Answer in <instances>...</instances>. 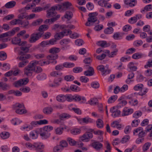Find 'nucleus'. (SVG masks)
I'll return each instance as SVG.
<instances>
[{
    "mask_svg": "<svg viewBox=\"0 0 152 152\" xmlns=\"http://www.w3.org/2000/svg\"><path fill=\"white\" fill-rule=\"evenodd\" d=\"M142 56V55L141 54L137 53L133 55L132 58L134 59H138L141 58Z\"/></svg>",
    "mask_w": 152,
    "mask_h": 152,
    "instance_id": "6e6d98bb",
    "label": "nucleus"
},
{
    "mask_svg": "<svg viewBox=\"0 0 152 152\" xmlns=\"http://www.w3.org/2000/svg\"><path fill=\"white\" fill-rule=\"evenodd\" d=\"M143 85L142 84H139L135 86L134 87V89L135 91L141 90L143 87Z\"/></svg>",
    "mask_w": 152,
    "mask_h": 152,
    "instance_id": "e2e57ef3",
    "label": "nucleus"
},
{
    "mask_svg": "<svg viewBox=\"0 0 152 152\" xmlns=\"http://www.w3.org/2000/svg\"><path fill=\"white\" fill-rule=\"evenodd\" d=\"M151 143L149 142H147L145 143L142 147V150L145 151L147 150L151 146Z\"/></svg>",
    "mask_w": 152,
    "mask_h": 152,
    "instance_id": "13d9d810",
    "label": "nucleus"
},
{
    "mask_svg": "<svg viewBox=\"0 0 152 152\" xmlns=\"http://www.w3.org/2000/svg\"><path fill=\"white\" fill-rule=\"evenodd\" d=\"M58 56L57 54H51L47 56V58L49 60H53L58 58Z\"/></svg>",
    "mask_w": 152,
    "mask_h": 152,
    "instance_id": "a19ab883",
    "label": "nucleus"
},
{
    "mask_svg": "<svg viewBox=\"0 0 152 152\" xmlns=\"http://www.w3.org/2000/svg\"><path fill=\"white\" fill-rule=\"evenodd\" d=\"M53 111V108L50 107H45L43 110V113L45 114H50Z\"/></svg>",
    "mask_w": 152,
    "mask_h": 152,
    "instance_id": "412c9836",
    "label": "nucleus"
},
{
    "mask_svg": "<svg viewBox=\"0 0 152 152\" xmlns=\"http://www.w3.org/2000/svg\"><path fill=\"white\" fill-rule=\"evenodd\" d=\"M60 51L59 48H58L54 47L50 49L49 50L50 53L53 54H56Z\"/></svg>",
    "mask_w": 152,
    "mask_h": 152,
    "instance_id": "2f4dec72",
    "label": "nucleus"
},
{
    "mask_svg": "<svg viewBox=\"0 0 152 152\" xmlns=\"http://www.w3.org/2000/svg\"><path fill=\"white\" fill-rule=\"evenodd\" d=\"M56 99L58 102H64L65 101V95L60 94L58 95L56 97Z\"/></svg>",
    "mask_w": 152,
    "mask_h": 152,
    "instance_id": "c756f323",
    "label": "nucleus"
},
{
    "mask_svg": "<svg viewBox=\"0 0 152 152\" xmlns=\"http://www.w3.org/2000/svg\"><path fill=\"white\" fill-rule=\"evenodd\" d=\"M20 109L21 108H25V106L23 103L20 104L19 103H16L13 106V108L15 109H17V108Z\"/></svg>",
    "mask_w": 152,
    "mask_h": 152,
    "instance_id": "473e14b6",
    "label": "nucleus"
},
{
    "mask_svg": "<svg viewBox=\"0 0 152 152\" xmlns=\"http://www.w3.org/2000/svg\"><path fill=\"white\" fill-rule=\"evenodd\" d=\"M29 82V79L28 78L20 79L16 81L13 83V85L16 88H19L23 85H26Z\"/></svg>",
    "mask_w": 152,
    "mask_h": 152,
    "instance_id": "0eeeda50",
    "label": "nucleus"
},
{
    "mask_svg": "<svg viewBox=\"0 0 152 152\" xmlns=\"http://www.w3.org/2000/svg\"><path fill=\"white\" fill-rule=\"evenodd\" d=\"M64 129L63 127H57L55 129V133L57 134L61 135L62 134Z\"/></svg>",
    "mask_w": 152,
    "mask_h": 152,
    "instance_id": "79ce46f5",
    "label": "nucleus"
},
{
    "mask_svg": "<svg viewBox=\"0 0 152 152\" xmlns=\"http://www.w3.org/2000/svg\"><path fill=\"white\" fill-rule=\"evenodd\" d=\"M91 86L93 88H97L99 86V83L97 82H93L91 83Z\"/></svg>",
    "mask_w": 152,
    "mask_h": 152,
    "instance_id": "338daca9",
    "label": "nucleus"
},
{
    "mask_svg": "<svg viewBox=\"0 0 152 152\" xmlns=\"http://www.w3.org/2000/svg\"><path fill=\"white\" fill-rule=\"evenodd\" d=\"M130 139V137L128 135H125L122 138L121 142L122 143H124L127 142Z\"/></svg>",
    "mask_w": 152,
    "mask_h": 152,
    "instance_id": "8fccbe9b",
    "label": "nucleus"
},
{
    "mask_svg": "<svg viewBox=\"0 0 152 152\" xmlns=\"http://www.w3.org/2000/svg\"><path fill=\"white\" fill-rule=\"evenodd\" d=\"M64 68L63 64H59L56 65L55 67V69L57 71L62 70Z\"/></svg>",
    "mask_w": 152,
    "mask_h": 152,
    "instance_id": "0e129e2a",
    "label": "nucleus"
},
{
    "mask_svg": "<svg viewBox=\"0 0 152 152\" xmlns=\"http://www.w3.org/2000/svg\"><path fill=\"white\" fill-rule=\"evenodd\" d=\"M128 66L131 71L133 72L136 71L137 69V67L136 66H134V63H130Z\"/></svg>",
    "mask_w": 152,
    "mask_h": 152,
    "instance_id": "de8ad7c7",
    "label": "nucleus"
},
{
    "mask_svg": "<svg viewBox=\"0 0 152 152\" xmlns=\"http://www.w3.org/2000/svg\"><path fill=\"white\" fill-rule=\"evenodd\" d=\"M12 44L14 45H20V42H21V39L19 37H15L12 38Z\"/></svg>",
    "mask_w": 152,
    "mask_h": 152,
    "instance_id": "cd10ccee",
    "label": "nucleus"
},
{
    "mask_svg": "<svg viewBox=\"0 0 152 152\" xmlns=\"http://www.w3.org/2000/svg\"><path fill=\"white\" fill-rule=\"evenodd\" d=\"M27 110L25 108H21V109L18 108L16 110L15 112L18 114H24L27 113Z\"/></svg>",
    "mask_w": 152,
    "mask_h": 152,
    "instance_id": "4c0bfd02",
    "label": "nucleus"
},
{
    "mask_svg": "<svg viewBox=\"0 0 152 152\" xmlns=\"http://www.w3.org/2000/svg\"><path fill=\"white\" fill-rule=\"evenodd\" d=\"M70 42V40L68 39H64L61 40L60 44L61 45L64 46L68 44Z\"/></svg>",
    "mask_w": 152,
    "mask_h": 152,
    "instance_id": "ea45409f",
    "label": "nucleus"
},
{
    "mask_svg": "<svg viewBox=\"0 0 152 152\" xmlns=\"http://www.w3.org/2000/svg\"><path fill=\"white\" fill-rule=\"evenodd\" d=\"M34 146L37 152H44L43 151L44 146L42 144L34 143Z\"/></svg>",
    "mask_w": 152,
    "mask_h": 152,
    "instance_id": "dca6fc26",
    "label": "nucleus"
},
{
    "mask_svg": "<svg viewBox=\"0 0 152 152\" xmlns=\"http://www.w3.org/2000/svg\"><path fill=\"white\" fill-rule=\"evenodd\" d=\"M148 67H152V58L149 59L147 62L146 65L144 66V67L146 69Z\"/></svg>",
    "mask_w": 152,
    "mask_h": 152,
    "instance_id": "774afa93",
    "label": "nucleus"
},
{
    "mask_svg": "<svg viewBox=\"0 0 152 152\" xmlns=\"http://www.w3.org/2000/svg\"><path fill=\"white\" fill-rule=\"evenodd\" d=\"M113 28L111 27H108L104 30V32L107 34H110L113 32Z\"/></svg>",
    "mask_w": 152,
    "mask_h": 152,
    "instance_id": "a18cd8bd",
    "label": "nucleus"
},
{
    "mask_svg": "<svg viewBox=\"0 0 152 152\" xmlns=\"http://www.w3.org/2000/svg\"><path fill=\"white\" fill-rule=\"evenodd\" d=\"M60 7H57L56 5L51 7L47 10L46 17L48 18H53L56 17L57 12H55L56 10H59Z\"/></svg>",
    "mask_w": 152,
    "mask_h": 152,
    "instance_id": "20e7f679",
    "label": "nucleus"
},
{
    "mask_svg": "<svg viewBox=\"0 0 152 152\" xmlns=\"http://www.w3.org/2000/svg\"><path fill=\"white\" fill-rule=\"evenodd\" d=\"M83 71V69L80 67H76L73 69V71L75 73H78L81 72Z\"/></svg>",
    "mask_w": 152,
    "mask_h": 152,
    "instance_id": "052dcab7",
    "label": "nucleus"
},
{
    "mask_svg": "<svg viewBox=\"0 0 152 152\" xmlns=\"http://www.w3.org/2000/svg\"><path fill=\"white\" fill-rule=\"evenodd\" d=\"M48 28V26L47 25L44 24L40 26L38 29V31L39 32L43 33L44 31L47 30Z\"/></svg>",
    "mask_w": 152,
    "mask_h": 152,
    "instance_id": "7c9ffc66",
    "label": "nucleus"
},
{
    "mask_svg": "<svg viewBox=\"0 0 152 152\" xmlns=\"http://www.w3.org/2000/svg\"><path fill=\"white\" fill-rule=\"evenodd\" d=\"M53 129V127L52 126L50 125L45 126L43 128L39 129V133L42 139H46L50 136V134L49 132Z\"/></svg>",
    "mask_w": 152,
    "mask_h": 152,
    "instance_id": "f03ea898",
    "label": "nucleus"
},
{
    "mask_svg": "<svg viewBox=\"0 0 152 152\" xmlns=\"http://www.w3.org/2000/svg\"><path fill=\"white\" fill-rule=\"evenodd\" d=\"M98 100L96 98L91 99L88 101V103L91 105H95L98 102Z\"/></svg>",
    "mask_w": 152,
    "mask_h": 152,
    "instance_id": "680f3d73",
    "label": "nucleus"
},
{
    "mask_svg": "<svg viewBox=\"0 0 152 152\" xmlns=\"http://www.w3.org/2000/svg\"><path fill=\"white\" fill-rule=\"evenodd\" d=\"M60 15H57L56 17L54 18H51L50 19H46L44 21V23L47 24L48 23L49 24L53 23L55 21L57 20L60 17Z\"/></svg>",
    "mask_w": 152,
    "mask_h": 152,
    "instance_id": "2eb2a0df",
    "label": "nucleus"
},
{
    "mask_svg": "<svg viewBox=\"0 0 152 152\" xmlns=\"http://www.w3.org/2000/svg\"><path fill=\"white\" fill-rule=\"evenodd\" d=\"M93 137V135L92 133H90V132H86L82 136L80 137V139L81 141L87 142L89 141Z\"/></svg>",
    "mask_w": 152,
    "mask_h": 152,
    "instance_id": "1a4fd4ad",
    "label": "nucleus"
},
{
    "mask_svg": "<svg viewBox=\"0 0 152 152\" xmlns=\"http://www.w3.org/2000/svg\"><path fill=\"white\" fill-rule=\"evenodd\" d=\"M72 33V31L71 30L65 29L62 31L56 34L54 37L57 40H59L62 39L65 35L71 34Z\"/></svg>",
    "mask_w": 152,
    "mask_h": 152,
    "instance_id": "39448f33",
    "label": "nucleus"
},
{
    "mask_svg": "<svg viewBox=\"0 0 152 152\" xmlns=\"http://www.w3.org/2000/svg\"><path fill=\"white\" fill-rule=\"evenodd\" d=\"M20 29L19 27H16L14 28L12 31H9L6 33L7 34V37L12 36L15 34L16 31H19Z\"/></svg>",
    "mask_w": 152,
    "mask_h": 152,
    "instance_id": "5701e85b",
    "label": "nucleus"
},
{
    "mask_svg": "<svg viewBox=\"0 0 152 152\" xmlns=\"http://www.w3.org/2000/svg\"><path fill=\"white\" fill-rule=\"evenodd\" d=\"M10 133L7 132H2L0 134V136L1 138L3 139L8 138L10 136Z\"/></svg>",
    "mask_w": 152,
    "mask_h": 152,
    "instance_id": "bb28decb",
    "label": "nucleus"
},
{
    "mask_svg": "<svg viewBox=\"0 0 152 152\" xmlns=\"http://www.w3.org/2000/svg\"><path fill=\"white\" fill-rule=\"evenodd\" d=\"M128 22L131 24H133L137 21V17H131L128 20Z\"/></svg>",
    "mask_w": 152,
    "mask_h": 152,
    "instance_id": "69168bd1",
    "label": "nucleus"
},
{
    "mask_svg": "<svg viewBox=\"0 0 152 152\" xmlns=\"http://www.w3.org/2000/svg\"><path fill=\"white\" fill-rule=\"evenodd\" d=\"M16 4V2L14 1H11L7 3L5 5L7 8H11L14 7Z\"/></svg>",
    "mask_w": 152,
    "mask_h": 152,
    "instance_id": "393cba45",
    "label": "nucleus"
},
{
    "mask_svg": "<svg viewBox=\"0 0 152 152\" xmlns=\"http://www.w3.org/2000/svg\"><path fill=\"white\" fill-rule=\"evenodd\" d=\"M57 7H60V10L61 11H65L69 8V7L72 6V4L68 2H65L62 3V5L56 4Z\"/></svg>",
    "mask_w": 152,
    "mask_h": 152,
    "instance_id": "f8f14e48",
    "label": "nucleus"
},
{
    "mask_svg": "<svg viewBox=\"0 0 152 152\" xmlns=\"http://www.w3.org/2000/svg\"><path fill=\"white\" fill-rule=\"evenodd\" d=\"M65 101L70 102L73 100V96L71 94H66L65 95Z\"/></svg>",
    "mask_w": 152,
    "mask_h": 152,
    "instance_id": "c03bdc74",
    "label": "nucleus"
},
{
    "mask_svg": "<svg viewBox=\"0 0 152 152\" xmlns=\"http://www.w3.org/2000/svg\"><path fill=\"white\" fill-rule=\"evenodd\" d=\"M117 95H113L111 96L108 100L107 102L110 104L113 102L117 99Z\"/></svg>",
    "mask_w": 152,
    "mask_h": 152,
    "instance_id": "49530a36",
    "label": "nucleus"
},
{
    "mask_svg": "<svg viewBox=\"0 0 152 152\" xmlns=\"http://www.w3.org/2000/svg\"><path fill=\"white\" fill-rule=\"evenodd\" d=\"M73 100L77 102L80 101V103H84L86 101V99L84 97H82L78 94H75L73 95Z\"/></svg>",
    "mask_w": 152,
    "mask_h": 152,
    "instance_id": "ddd939ff",
    "label": "nucleus"
},
{
    "mask_svg": "<svg viewBox=\"0 0 152 152\" xmlns=\"http://www.w3.org/2000/svg\"><path fill=\"white\" fill-rule=\"evenodd\" d=\"M91 141L93 142L91 143L90 146L97 151L99 150L103 147L102 144L99 142L96 141L94 140H91Z\"/></svg>",
    "mask_w": 152,
    "mask_h": 152,
    "instance_id": "9d476101",
    "label": "nucleus"
},
{
    "mask_svg": "<svg viewBox=\"0 0 152 152\" xmlns=\"http://www.w3.org/2000/svg\"><path fill=\"white\" fill-rule=\"evenodd\" d=\"M118 51V49H115L111 53L110 52V54L108 55L109 57L112 58L114 57L117 55Z\"/></svg>",
    "mask_w": 152,
    "mask_h": 152,
    "instance_id": "37998d69",
    "label": "nucleus"
},
{
    "mask_svg": "<svg viewBox=\"0 0 152 152\" xmlns=\"http://www.w3.org/2000/svg\"><path fill=\"white\" fill-rule=\"evenodd\" d=\"M67 140L70 145L74 146L76 144V142L74 140L70 137L67 138Z\"/></svg>",
    "mask_w": 152,
    "mask_h": 152,
    "instance_id": "5fc2aeb1",
    "label": "nucleus"
},
{
    "mask_svg": "<svg viewBox=\"0 0 152 152\" xmlns=\"http://www.w3.org/2000/svg\"><path fill=\"white\" fill-rule=\"evenodd\" d=\"M19 54L20 56L19 57H18L17 59H19L21 61L19 63L18 66L19 67H23L28 63L29 61L27 59L30 58L31 56L30 54H27L23 51H20Z\"/></svg>",
    "mask_w": 152,
    "mask_h": 152,
    "instance_id": "f257e3e1",
    "label": "nucleus"
},
{
    "mask_svg": "<svg viewBox=\"0 0 152 152\" xmlns=\"http://www.w3.org/2000/svg\"><path fill=\"white\" fill-rule=\"evenodd\" d=\"M97 45L102 48L107 47L110 46V44L107 43L105 41H100L98 42L97 43Z\"/></svg>",
    "mask_w": 152,
    "mask_h": 152,
    "instance_id": "b1692460",
    "label": "nucleus"
},
{
    "mask_svg": "<svg viewBox=\"0 0 152 152\" xmlns=\"http://www.w3.org/2000/svg\"><path fill=\"white\" fill-rule=\"evenodd\" d=\"M0 87L4 91H8L11 88V86L9 84L2 82H0Z\"/></svg>",
    "mask_w": 152,
    "mask_h": 152,
    "instance_id": "a211bd4d",
    "label": "nucleus"
},
{
    "mask_svg": "<svg viewBox=\"0 0 152 152\" xmlns=\"http://www.w3.org/2000/svg\"><path fill=\"white\" fill-rule=\"evenodd\" d=\"M84 67L86 69H88V70H86L84 72V74L86 76H90L93 75L94 73V70L93 67L89 66L88 65H86Z\"/></svg>",
    "mask_w": 152,
    "mask_h": 152,
    "instance_id": "9b49d317",
    "label": "nucleus"
},
{
    "mask_svg": "<svg viewBox=\"0 0 152 152\" xmlns=\"http://www.w3.org/2000/svg\"><path fill=\"white\" fill-rule=\"evenodd\" d=\"M74 77L71 75H66L64 77L65 80L67 81H72L74 79Z\"/></svg>",
    "mask_w": 152,
    "mask_h": 152,
    "instance_id": "3c124183",
    "label": "nucleus"
},
{
    "mask_svg": "<svg viewBox=\"0 0 152 152\" xmlns=\"http://www.w3.org/2000/svg\"><path fill=\"white\" fill-rule=\"evenodd\" d=\"M43 35V33L41 32L34 33L32 34L29 40L30 43H33L35 42L40 38Z\"/></svg>",
    "mask_w": 152,
    "mask_h": 152,
    "instance_id": "423d86ee",
    "label": "nucleus"
},
{
    "mask_svg": "<svg viewBox=\"0 0 152 152\" xmlns=\"http://www.w3.org/2000/svg\"><path fill=\"white\" fill-rule=\"evenodd\" d=\"M39 62L38 61H33L30 62L27 66L25 67L31 70L34 71L35 66L39 64Z\"/></svg>",
    "mask_w": 152,
    "mask_h": 152,
    "instance_id": "4468645a",
    "label": "nucleus"
},
{
    "mask_svg": "<svg viewBox=\"0 0 152 152\" xmlns=\"http://www.w3.org/2000/svg\"><path fill=\"white\" fill-rule=\"evenodd\" d=\"M133 111V109L132 108L128 109L126 107H125L123 110L122 116H124L128 115L132 113Z\"/></svg>",
    "mask_w": 152,
    "mask_h": 152,
    "instance_id": "6ab92c4d",
    "label": "nucleus"
},
{
    "mask_svg": "<svg viewBox=\"0 0 152 152\" xmlns=\"http://www.w3.org/2000/svg\"><path fill=\"white\" fill-rule=\"evenodd\" d=\"M43 20L41 19H39L33 21L32 23V25L33 26H36L39 25L42 23Z\"/></svg>",
    "mask_w": 152,
    "mask_h": 152,
    "instance_id": "603ef678",
    "label": "nucleus"
},
{
    "mask_svg": "<svg viewBox=\"0 0 152 152\" xmlns=\"http://www.w3.org/2000/svg\"><path fill=\"white\" fill-rule=\"evenodd\" d=\"M140 122V121L138 120H134L133 121L131 124L132 127H136L139 124Z\"/></svg>",
    "mask_w": 152,
    "mask_h": 152,
    "instance_id": "bf43d9fd",
    "label": "nucleus"
},
{
    "mask_svg": "<svg viewBox=\"0 0 152 152\" xmlns=\"http://www.w3.org/2000/svg\"><path fill=\"white\" fill-rule=\"evenodd\" d=\"M82 121L83 123L87 124L88 123H92L93 120L88 117H86L82 118Z\"/></svg>",
    "mask_w": 152,
    "mask_h": 152,
    "instance_id": "58836bf2",
    "label": "nucleus"
},
{
    "mask_svg": "<svg viewBox=\"0 0 152 152\" xmlns=\"http://www.w3.org/2000/svg\"><path fill=\"white\" fill-rule=\"evenodd\" d=\"M59 119H55L53 122L54 124H59L61 125V124L63 123L61 122V121L63 118L68 119L71 117V115L68 114L64 113L60 114L59 116Z\"/></svg>",
    "mask_w": 152,
    "mask_h": 152,
    "instance_id": "6e6552de",
    "label": "nucleus"
},
{
    "mask_svg": "<svg viewBox=\"0 0 152 152\" xmlns=\"http://www.w3.org/2000/svg\"><path fill=\"white\" fill-rule=\"evenodd\" d=\"M113 37L115 40L121 39L122 38V36L119 32L115 33L113 36Z\"/></svg>",
    "mask_w": 152,
    "mask_h": 152,
    "instance_id": "e433bc0d",
    "label": "nucleus"
},
{
    "mask_svg": "<svg viewBox=\"0 0 152 152\" xmlns=\"http://www.w3.org/2000/svg\"><path fill=\"white\" fill-rule=\"evenodd\" d=\"M31 124V126H26L24 127H22L21 128V129H27L28 128H29V129H31L33 128V127H34L36 126L37 125H38L39 124V121H34L32 122Z\"/></svg>",
    "mask_w": 152,
    "mask_h": 152,
    "instance_id": "aec40b11",
    "label": "nucleus"
},
{
    "mask_svg": "<svg viewBox=\"0 0 152 152\" xmlns=\"http://www.w3.org/2000/svg\"><path fill=\"white\" fill-rule=\"evenodd\" d=\"M33 71L25 67L24 71V74L28 77H31L32 75Z\"/></svg>",
    "mask_w": 152,
    "mask_h": 152,
    "instance_id": "72a5a7b5",
    "label": "nucleus"
},
{
    "mask_svg": "<svg viewBox=\"0 0 152 152\" xmlns=\"http://www.w3.org/2000/svg\"><path fill=\"white\" fill-rule=\"evenodd\" d=\"M73 15L72 12L69 11L66 12V13L64 15V18L67 19L68 20L71 19L73 16Z\"/></svg>",
    "mask_w": 152,
    "mask_h": 152,
    "instance_id": "c9c22d12",
    "label": "nucleus"
},
{
    "mask_svg": "<svg viewBox=\"0 0 152 152\" xmlns=\"http://www.w3.org/2000/svg\"><path fill=\"white\" fill-rule=\"evenodd\" d=\"M7 58V55L6 53L4 52H0V60H4L6 59Z\"/></svg>",
    "mask_w": 152,
    "mask_h": 152,
    "instance_id": "4d7b16f0",
    "label": "nucleus"
},
{
    "mask_svg": "<svg viewBox=\"0 0 152 152\" xmlns=\"http://www.w3.org/2000/svg\"><path fill=\"white\" fill-rule=\"evenodd\" d=\"M81 130L79 129H75L70 131L71 133L74 135L80 133Z\"/></svg>",
    "mask_w": 152,
    "mask_h": 152,
    "instance_id": "864d4df0",
    "label": "nucleus"
},
{
    "mask_svg": "<svg viewBox=\"0 0 152 152\" xmlns=\"http://www.w3.org/2000/svg\"><path fill=\"white\" fill-rule=\"evenodd\" d=\"M37 78L38 80H44L46 79V75L44 73H42L38 75Z\"/></svg>",
    "mask_w": 152,
    "mask_h": 152,
    "instance_id": "09e8293b",
    "label": "nucleus"
},
{
    "mask_svg": "<svg viewBox=\"0 0 152 152\" xmlns=\"http://www.w3.org/2000/svg\"><path fill=\"white\" fill-rule=\"evenodd\" d=\"M98 4L102 7H104L107 8H110L111 7V5L105 0H99L98 2Z\"/></svg>",
    "mask_w": 152,
    "mask_h": 152,
    "instance_id": "f3484780",
    "label": "nucleus"
},
{
    "mask_svg": "<svg viewBox=\"0 0 152 152\" xmlns=\"http://www.w3.org/2000/svg\"><path fill=\"white\" fill-rule=\"evenodd\" d=\"M39 132L37 131H32L30 133V137L32 139H35L37 138Z\"/></svg>",
    "mask_w": 152,
    "mask_h": 152,
    "instance_id": "a878e982",
    "label": "nucleus"
},
{
    "mask_svg": "<svg viewBox=\"0 0 152 152\" xmlns=\"http://www.w3.org/2000/svg\"><path fill=\"white\" fill-rule=\"evenodd\" d=\"M96 124L98 128H102L104 126L103 121L101 119H98L96 121Z\"/></svg>",
    "mask_w": 152,
    "mask_h": 152,
    "instance_id": "c85d7f7f",
    "label": "nucleus"
},
{
    "mask_svg": "<svg viewBox=\"0 0 152 152\" xmlns=\"http://www.w3.org/2000/svg\"><path fill=\"white\" fill-rule=\"evenodd\" d=\"M70 92L71 91L78 92L80 91L81 88L78 86L75 85H72L69 87Z\"/></svg>",
    "mask_w": 152,
    "mask_h": 152,
    "instance_id": "4be33fe9",
    "label": "nucleus"
},
{
    "mask_svg": "<svg viewBox=\"0 0 152 152\" xmlns=\"http://www.w3.org/2000/svg\"><path fill=\"white\" fill-rule=\"evenodd\" d=\"M98 15L97 12L90 13L88 14L89 18H88L87 21L85 23L86 26H90L94 25V23L96 22L97 24L99 23V21L98 20L96 16Z\"/></svg>",
    "mask_w": 152,
    "mask_h": 152,
    "instance_id": "7ed1b4c3",
    "label": "nucleus"
},
{
    "mask_svg": "<svg viewBox=\"0 0 152 152\" xmlns=\"http://www.w3.org/2000/svg\"><path fill=\"white\" fill-rule=\"evenodd\" d=\"M64 68H71L74 67L75 66V64L73 63L65 62L63 64Z\"/></svg>",
    "mask_w": 152,
    "mask_h": 152,
    "instance_id": "f704fd0d",
    "label": "nucleus"
}]
</instances>
